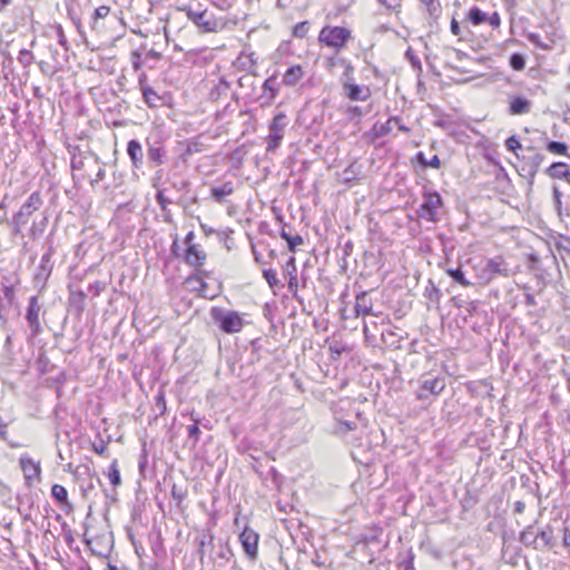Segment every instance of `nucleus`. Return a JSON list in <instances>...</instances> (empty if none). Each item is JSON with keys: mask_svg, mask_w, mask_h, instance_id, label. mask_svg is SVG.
Returning <instances> with one entry per match:
<instances>
[{"mask_svg": "<svg viewBox=\"0 0 570 570\" xmlns=\"http://www.w3.org/2000/svg\"><path fill=\"white\" fill-rule=\"evenodd\" d=\"M210 315L220 331L227 334L239 333L248 324L243 314L222 307H213Z\"/></svg>", "mask_w": 570, "mask_h": 570, "instance_id": "obj_1", "label": "nucleus"}, {"mask_svg": "<svg viewBox=\"0 0 570 570\" xmlns=\"http://www.w3.org/2000/svg\"><path fill=\"white\" fill-rule=\"evenodd\" d=\"M351 39V29L331 24L323 27L317 38L320 45L327 47L335 52H340L345 49Z\"/></svg>", "mask_w": 570, "mask_h": 570, "instance_id": "obj_2", "label": "nucleus"}, {"mask_svg": "<svg viewBox=\"0 0 570 570\" xmlns=\"http://www.w3.org/2000/svg\"><path fill=\"white\" fill-rule=\"evenodd\" d=\"M503 261L501 258L495 259H481L475 265V272L479 279L483 283H489L497 275L507 274V271L502 268Z\"/></svg>", "mask_w": 570, "mask_h": 570, "instance_id": "obj_3", "label": "nucleus"}, {"mask_svg": "<svg viewBox=\"0 0 570 570\" xmlns=\"http://www.w3.org/2000/svg\"><path fill=\"white\" fill-rule=\"evenodd\" d=\"M442 206V198L438 193H429L424 196V202L419 210L420 217L434 222L436 220L438 212Z\"/></svg>", "mask_w": 570, "mask_h": 570, "instance_id": "obj_4", "label": "nucleus"}, {"mask_svg": "<svg viewBox=\"0 0 570 570\" xmlns=\"http://www.w3.org/2000/svg\"><path fill=\"white\" fill-rule=\"evenodd\" d=\"M42 204L39 193L30 195L28 200L22 205L20 210L14 215L13 220L17 226L26 225L29 217L40 208Z\"/></svg>", "mask_w": 570, "mask_h": 570, "instance_id": "obj_5", "label": "nucleus"}, {"mask_svg": "<svg viewBox=\"0 0 570 570\" xmlns=\"http://www.w3.org/2000/svg\"><path fill=\"white\" fill-rule=\"evenodd\" d=\"M285 119H286V117L283 112L277 114L273 118L272 124L269 126L268 147H267L268 150H274L279 146L281 140L283 139V136H284V129L286 127Z\"/></svg>", "mask_w": 570, "mask_h": 570, "instance_id": "obj_6", "label": "nucleus"}, {"mask_svg": "<svg viewBox=\"0 0 570 570\" xmlns=\"http://www.w3.org/2000/svg\"><path fill=\"white\" fill-rule=\"evenodd\" d=\"M258 534L249 529L245 528L244 531L239 535V541L246 552V554L254 560L257 556V548H258Z\"/></svg>", "mask_w": 570, "mask_h": 570, "instance_id": "obj_7", "label": "nucleus"}, {"mask_svg": "<svg viewBox=\"0 0 570 570\" xmlns=\"http://www.w3.org/2000/svg\"><path fill=\"white\" fill-rule=\"evenodd\" d=\"M187 16L189 20L205 32H212L217 29V21L213 17H209L206 11L195 12L189 10Z\"/></svg>", "mask_w": 570, "mask_h": 570, "instance_id": "obj_8", "label": "nucleus"}, {"mask_svg": "<svg viewBox=\"0 0 570 570\" xmlns=\"http://www.w3.org/2000/svg\"><path fill=\"white\" fill-rule=\"evenodd\" d=\"M343 89L348 99L353 101H366L371 97L368 87L356 85L353 81H344Z\"/></svg>", "mask_w": 570, "mask_h": 570, "instance_id": "obj_9", "label": "nucleus"}, {"mask_svg": "<svg viewBox=\"0 0 570 570\" xmlns=\"http://www.w3.org/2000/svg\"><path fill=\"white\" fill-rule=\"evenodd\" d=\"M509 114L510 115H525L530 112L532 102L521 96H509Z\"/></svg>", "mask_w": 570, "mask_h": 570, "instance_id": "obj_10", "label": "nucleus"}, {"mask_svg": "<svg viewBox=\"0 0 570 570\" xmlns=\"http://www.w3.org/2000/svg\"><path fill=\"white\" fill-rule=\"evenodd\" d=\"M20 465L27 480L38 479L41 472L40 463L33 459L22 455L20 458Z\"/></svg>", "mask_w": 570, "mask_h": 570, "instance_id": "obj_11", "label": "nucleus"}, {"mask_svg": "<svg viewBox=\"0 0 570 570\" xmlns=\"http://www.w3.org/2000/svg\"><path fill=\"white\" fill-rule=\"evenodd\" d=\"M546 173L552 179H562L570 184V166L564 163H553Z\"/></svg>", "mask_w": 570, "mask_h": 570, "instance_id": "obj_12", "label": "nucleus"}, {"mask_svg": "<svg viewBox=\"0 0 570 570\" xmlns=\"http://www.w3.org/2000/svg\"><path fill=\"white\" fill-rule=\"evenodd\" d=\"M187 286L191 291H196L202 295L203 297H214L215 294L209 293L207 284L205 283L203 276L200 275H194L186 279Z\"/></svg>", "mask_w": 570, "mask_h": 570, "instance_id": "obj_13", "label": "nucleus"}, {"mask_svg": "<svg viewBox=\"0 0 570 570\" xmlns=\"http://www.w3.org/2000/svg\"><path fill=\"white\" fill-rule=\"evenodd\" d=\"M39 312L40 306L37 297H31L27 309V320L33 332H38L40 328Z\"/></svg>", "mask_w": 570, "mask_h": 570, "instance_id": "obj_14", "label": "nucleus"}, {"mask_svg": "<svg viewBox=\"0 0 570 570\" xmlns=\"http://www.w3.org/2000/svg\"><path fill=\"white\" fill-rule=\"evenodd\" d=\"M185 259L189 265L202 266L205 263L206 254L197 245H189L186 250Z\"/></svg>", "mask_w": 570, "mask_h": 570, "instance_id": "obj_15", "label": "nucleus"}, {"mask_svg": "<svg viewBox=\"0 0 570 570\" xmlns=\"http://www.w3.org/2000/svg\"><path fill=\"white\" fill-rule=\"evenodd\" d=\"M234 193V185L232 181H226L218 186H213L210 189L212 198L217 203H224L226 197Z\"/></svg>", "mask_w": 570, "mask_h": 570, "instance_id": "obj_16", "label": "nucleus"}, {"mask_svg": "<svg viewBox=\"0 0 570 570\" xmlns=\"http://www.w3.org/2000/svg\"><path fill=\"white\" fill-rule=\"evenodd\" d=\"M304 77V70L302 66L295 65L286 70L283 76V83L288 87H293Z\"/></svg>", "mask_w": 570, "mask_h": 570, "instance_id": "obj_17", "label": "nucleus"}, {"mask_svg": "<svg viewBox=\"0 0 570 570\" xmlns=\"http://www.w3.org/2000/svg\"><path fill=\"white\" fill-rule=\"evenodd\" d=\"M127 153L132 161L134 167H140L144 157L141 145L137 140H130L127 146Z\"/></svg>", "mask_w": 570, "mask_h": 570, "instance_id": "obj_18", "label": "nucleus"}, {"mask_svg": "<svg viewBox=\"0 0 570 570\" xmlns=\"http://www.w3.org/2000/svg\"><path fill=\"white\" fill-rule=\"evenodd\" d=\"M372 306V301L366 293H361L356 296L354 309L357 316L370 314Z\"/></svg>", "mask_w": 570, "mask_h": 570, "instance_id": "obj_19", "label": "nucleus"}, {"mask_svg": "<svg viewBox=\"0 0 570 570\" xmlns=\"http://www.w3.org/2000/svg\"><path fill=\"white\" fill-rule=\"evenodd\" d=\"M445 387V382L443 379L439 377H429L425 379L422 383V389L433 395H438Z\"/></svg>", "mask_w": 570, "mask_h": 570, "instance_id": "obj_20", "label": "nucleus"}, {"mask_svg": "<svg viewBox=\"0 0 570 570\" xmlns=\"http://www.w3.org/2000/svg\"><path fill=\"white\" fill-rule=\"evenodd\" d=\"M551 538H552L551 531L542 530V531L537 532V534L534 537V539H535L534 549H537V550L548 549L551 543Z\"/></svg>", "mask_w": 570, "mask_h": 570, "instance_id": "obj_21", "label": "nucleus"}, {"mask_svg": "<svg viewBox=\"0 0 570 570\" xmlns=\"http://www.w3.org/2000/svg\"><path fill=\"white\" fill-rule=\"evenodd\" d=\"M51 495L56 501L62 505H69L67 489L60 484H53L51 487Z\"/></svg>", "mask_w": 570, "mask_h": 570, "instance_id": "obj_22", "label": "nucleus"}, {"mask_svg": "<svg viewBox=\"0 0 570 570\" xmlns=\"http://www.w3.org/2000/svg\"><path fill=\"white\" fill-rule=\"evenodd\" d=\"M469 19L474 26H479L487 21V14L479 8L473 7L469 11Z\"/></svg>", "mask_w": 570, "mask_h": 570, "instance_id": "obj_23", "label": "nucleus"}, {"mask_svg": "<svg viewBox=\"0 0 570 570\" xmlns=\"http://www.w3.org/2000/svg\"><path fill=\"white\" fill-rule=\"evenodd\" d=\"M142 95L146 104L150 107H156L160 101V97L150 88H145Z\"/></svg>", "mask_w": 570, "mask_h": 570, "instance_id": "obj_24", "label": "nucleus"}, {"mask_svg": "<svg viewBox=\"0 0 570 570\" xmlns=\"http://www.w3.org/2000/svg\"><path fill=\"white\" fill-rule=\"evenodd\" d=\"M547 150L554 155H566L568 147L563 142L550 141L547 145Z\"/></svg>", "mask_w": 570, "mask_h": 570, "instance_id": "obj_25", "label": "nucleus"}, {"mask_svg": "<svg viewBox=\"0 0 570 570\" xmlns=\"http://www.w3.org/2000/svg\"><path fill=\"white\" fill-rule=\"evenodd\" d=\"M108 478L110 480V483L114 485V487H117L120 484L121 480H120V472L118 470V465H117V462L114 461L111 463V465L109 466V472H108Z\"/></svg>", "mask_w": 570, "mask_h": 570, "instance_id": "obj_26", "label": "nucleus"}, {"mask_svg": "<svg viewBox=\"0 0 570 570\" xmlns=\"http://www.w3.org/2000/svg\"><path fill=\"white\" fill-rule=\"evenodd\" d=\"M510 66L517 71H522L525 68V59L520 53H513L510 58Z\"/></svg>", "mask_w": 570, "mask_h": 570, "instance_id": "obj_27", "label": "nucleus"}, {"mask_svg": "<svg viewBox=\"0 0 570 570\" xmlns=\"http://www.w3.org/2000/svg\"><path fill=\"white\" fill-rule=\"evenodd\" d=\"M455 282L460 283L462 286H470L471 283L464 277L463 272L460 268L456 269H448L446 272Z\"/></svg>", "mask_w": 570, "mask_h": 570, "instance_id": "obj_28", "label": "nucleus"}, {"mask_svg": "<svg viewBox=\"0 0 570 570\" xmlns=\"http://www.w3.org/2000/svg\"><path fill=\"white\" fill-rule=\"evenodd\" d=\"M537 532L532 528H528L521 533V541L529 547L534 548V537Z\"/></svg>", "mask_w": 570, "mask_h": 570, "instance_id": "obj_29", "label": "nucleus"}, {"mask_svg": "<svg viewBox=\"0 0 570 570\" xmlns=\"http://www.w3.org/2000/svg\"><path fill=\"white\" fill-rule=\"evenodd\" d=\"M308 32V22L303 21L297 23L293 29V36L297 38H304Z\"/></svg>", "mask_w": 570, "mask_h": 570, "instance_id": "obj_30", "label": "nucleus"}, {"mask_svg": "<svg viewBox=\"0 0 570 570\" xmlns=\"http://www.w3.org/2000/svg\"><path fill=\"white\" fill-rule=\"evenodd\" d=\"M263 275L271 288H274L277 286L278 279L276 277V272L274 269H265L263 272Z\"/></svg>", "mask_w": 570, "mask_h": 570, "instance_id": "obj_31", "label": "nucleus"}, {"mask_svg": "<svg viewBox=\"0 0 570 570\" xmlns=\"http://www.w3.org/2000/svg\"><path fill=\"white\" fill-rule=\"evenodd\" d=\"M342 61H344V58H340L336 56L327 57L325 60V69L332 72L337 65L342 66Z\"/></svg>", "mask_w": 570, "mask_h": 570, "instance_id": "obj_32", "label": "nucleus"}, {"mask_svg": "<svg viewBox=\"0 0 570 570\" xmlns=\"http://www.w3.org/2000/svg\"><path fill=\"white\" fill-rule=\"evenodd\" d=\"M342 66L344 67V75H343V79H342V83L344 81H353L352 80V75H353V71H354V68L352 66V63L344 59V61H342Z\"/></svg>", "mask_w": 570, "mask_h": 570, "instance_id": "obj_33", "label": "nucleus"}, {"mask_svg": "<svg viewBox=\"0 0 570 570\" xmlns=\"http://www.w3.org/2000/svg\"><path fill=\"white\" fill-rule=\"evenodd\" d=\"M528 39L531 43H533L534 46L543 49V50H549L550 49V46L547 45V43H543L541 40H540V36L537 35V33H530L528 36Z\"/></svg>", "mask_w": 570, "mask_h": 570, "instance_id": "obj_34", "label": "nucleus"}, {"mask_svg": "<svg viewBox=\"0 0 570 570\" xmlns=\"http://www.w3.org/2000/svg\"><path fill=\"white\" fill-rule=\"evenodd\" d=\"M505 147L511 151H515L521 148V142L515 136H511L507 139Z\"/></svg>", "mask_w": 570, "mask_h": 570, "instance_id": "obj_35", "label": "nucleus"}, {"mask_svg": "<svg viewBox=\"0 0 570 570\" xmlns=\"http://www.w3.org/2000/svg\"><path fill=\"white\" fill-rule=\"evenodd\" d=\"M110 12L109 6H100L95 10V19H104Z\"/></svg>", "mask_w": 570, "mask_h": 570, "instance_id": "obj_36", "label": "nucleus"}, {"mask_svg": "<svg viewBox=\"0 0 570 570\" xmlns=\"http://www.w3.org/2000/svg\"><path fill=\"white\" fill-rule=\"evenodd\" d=\"M303 244V238L298 235L288 238L287 245L291 252H295L296 246Z\"/></svg>", "mask_w": 570, "mask_h": 570, "instance_id": "obj_37", "label": "nucleus"}, {"mask_svg": "<svg viewBox=\"0 0 570 570\" xmlns=\"http://www.w3.org/2000/svg\"><path fill=\"white\" fill-rule=\"evenodd\" d=\"M561 196H562V194L559 190V188L557 186H553V199H554L556 208L559 214L561 212Z\"/></svg>", "mask_w": 570, "mask_h": 570, "instance_id": "obj_38", "label": "nucleus"}, {"mask_svg": "<svg viewBox=\"0 0 570 570\" xmlns=\"http://www.w3.org/2000/svg\"><path fill=\"white\" fill-rule=\"evenodd\" d=\"M197 424H198V421H197V420H195V423H194L193 425H189V426L187 428V431H188L189 436H190V438H194V439H195V441H197V440H198V435H199V433H200V431H199V429H198V425H197Z\"/></svg>", "mask_w": 570, "mask_h": 570, "instance_id": "obj_39", "label": "nucleus"}, {"mask_svg": "<svg viewBox=\"0 0 570 570\" xmlns=\"http://www.w3.org/2000/svg\"><path fill=\"white\" fill-rule=\"evenodd\" d=\"M487 21H489L493 28H498L501 23L500 16L497 12L492 13L489 18L487 17Z\"/></svg>", "mask_w": 570, "mask_h": 570, "instance_id": "obj_40", "label": "nucleus"}, {"mask_svg": "<svg viewBox=\"0 0 570 570\" xmlns=\"http://www.w3.org/2000/svg\"><path fill=\"white\" fill-rule=\"evenodd\" d=\"M383 6L389 9H396L400 7V0H379Z\"/></svg>", "mask_w": 570, "mask_h": 570, "instance_id": "obj_41", "label": "nucleus"}, {"mask_svg": "<svg viewBox=\"0 0 570 570\" xmlns=\"http://www.w3.org/2000/svg\"><path fill=\"white\" fill-rule=\"evenodd\" d=\"M441 165L440 159L436 155H434L431 160L428 161L426 166L439 168Z\"/></svg>", "mask_w": 570, "mask_h": 570, "instance_id": "obj_42", "label": "nucleus"}, {"mask_svg": "<svg viewBox=\"0 0 570 570\" xmlns=\"http://www.w3.org/2000/svg\"><path fill=\"white\" fill-rule=\"evenodd\" d=\"M451 31H452L453 35L460 36V26H459V22L455 19H453L451 21Z\"/></svg>", "mask_w": 570, "mask_h": 570, "instance_id": "obj_43", "label": "nucleus"}, {"mask_svg": "<svg viewBox=\"0 0 570 570\" xmlns=\"http://www.w3.org/2000/svg\"><path fill=\"white\" fill-rule=\"evenodd\" d=\"M195 237V234L194 232H189L187 235H186V238H185V242L186 244L189 246V245H194L191 242Z\"/></svg>", "mask_w": 570, "mask_h": 570, "instance_id": "obj_44", "label": "nucleus"}, {"mask_svg": "<svg viewBox=\"0 0 570 570\" xmlns=\"http://www.w3.org/2000/svg\"><path fill=\"white\" fill-rule=\"evenodd\" d=\"M286 267H292L293 272L295 271V258L292 257L287 264H286Z\"/></svg>", "mask_w": 570, "mask_h": 570, "instance_id": "obj_45", "label": "nucleus"}, {"mask_svg": "<svg viewBox=\"0 0 570 570\" xmlns=\"http://www.w3.org/2000/svg\"><path fill=\"white\" fill-rule=\"evenodd\" d=\"M286 269H287L288 274L291 275L289 286H292L293 285V281H295L296 277H295V275H293V272H291L292 267H286Z\"/></svg>", "mask_w": 570, "mask_h": 570, "instance_id": "obj_46", "label": "nucleus"}, {"mask_svg": "<svg viewBox=\"0 0 570 570\" xmlns=\"http://www.w3.org/2000/svg\"><path fill=\"white\" fill-rule=\"evenodd\" d=\"M417 159L420 160V163H422L423 165H425V166H426L428 160L425 159V157H424V155H423L422 153H420V154L417 155Z\"/></svg>", "mask_w": 570, "mask_h": 570, "instance_id": "obj_47", "label": "nucleus"}, {"mask_svg": "<svg viewBox=\"0 0 570 570\" xmlns=\"http://www.w3.org/2000/svg\"><path fill=\"white\" fill-rule=\"evenodd\" d=\"M281 236H282V238H284L286 242L288 240V238H291V237H292L291 235H288V234H287L286 232H284V230L282 232Z\"/></svg>", "mask_w": 570, "mask_h": 570, "instance_id": "obj_48", "label": "nucleus"}, {"mask_svg": "<svg viewBox=\"0 0 570 570\" xmlns=\"http://www.w3.org/2000/svg\"><path fill=\"white\" fill-rule=\"evenodd\" d=\"M9 0H0V10L8 3Z\"/></svg>", "mask_w": 570, "mask_h": 570, "instance_id": "obj_49", "label": "nucleus"}, {"mask_svg": "<svg viewBox=\"0 0 570 570\" xmlns=\"http://www.w3.org/2000/svg\"><path fill=\"white\" fill-rule=\"evenodd\" d=\"M412 63H413V66H415V67H417L419 69H421L420 61H417V60H412Z\"/></svg>", "mask_w": 570, "mask_h": 570, "instance_id": "obj_50", "label": "nucleus"}, {"mask_svg": "<svg viewBox=\"0 0 570 570\" xmlns=\"http://www.w3.org/2000/svg\"><path fill=\"white\" fill-rule=\"evenodd\" d=\"M563 543H564L566 546H570V538L564 537V539H563Z\"/></svg>", "mask_w": 570, "mask_h": 570, "instance_id": "obj_51", "label": "nucleus"}, {"mask_svg": "<svg viewBox=\"0 0 570 570\" xmlns=\"http://www.w3.org/2000/svg\"><path fill=\"white\" fill-rule=\"evenodd\" d=\"M158 199L160 204L165 202V198L163 197L161 193L158 194Z\"/></svg>", "mask_w": 570, "mask_h": 570, "instance_id": "obj_52", "label": "nucleus"}, {"mask_svg": "<svg viewBox=\"0 0 570 570\" xmlns=\"http://www.w3.org/2000/svg\"><path fill=\"white\" fill-rule=\"evenodd\" d=\"M400 129L403 130V131H407L409 129L406 127H404L403 125H400Z\"/></svg>", "mask_w": 570, "mask_h": 570, "instance_id": "obj_53", "label": "nucleus"}, {"mask_svg": "<svg viewBox=\"0 0 570 570\" xmlns=\"http://www.w3.org/2000/svg\"><path fill=\"white\" fill-rule=\"evenodd\" d=\"M96 451H97L98 453H102V452H104V448H101V449H96Z\"/></svg>", "mask_w": 570, "mask_h": 570, "instance_id": "obj_54", "label": "nucleus"}]
</instances>
